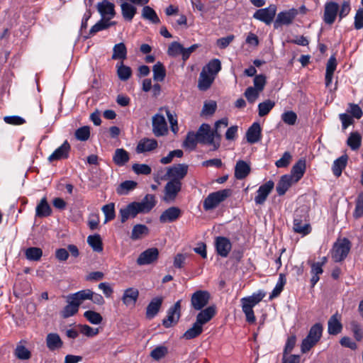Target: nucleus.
<instances>
[{
  "label": "nucleus",
  "mask_w": 363,
  "mask_h": 363,
  "mask_svg": "<svg viewBox=\"0 0 363 363\" xmlns=\"http://www.w3.org/2000/svg\"><path fill=\"white\" fill-rule=\"evenodd\" d=\"M129 153L123 148L116 149L113 156V161L118 166H123L129 161Z\"/></svg>",
  "instance_id": "72a5a7b5"
},
{
  "label": "nucleus",
  "mask_w": 363,
  "mask_h": 363,
  "mask_svg": "<svg viewBox=\"0 0 363 363\" xmlns=\"http://www.w3.org/2000/svg\"><path fill=\"white\" fill-rule=\"evenodd\" d=\"M84 316L91 324H100L103 320L102 316L97 312L94 311H86L84 313Z\"/></svg>",
  "instance_id": "5fc2aeb1"
},
{
  "label": "nucleus",
  "mask_w": 363,
  "mask_h": 363,
  "mask_svg": "<svg viewBox=\"0 0 363 363\" xmlns=\"http://www.w3.org/2000/svg\"><path fill=\"white\" fill-rule=\"evenodd\" d=\"M260 93L261 92L258 91L256 89L250 86L245 90V96L249 103L253 104L258 99Z\"/></svg>",
  "instance_id": "052dcab7"
},
{
  "label": "nucleus",
  "mask_w": 363,
  "mask_h": 363,
  "mask_svg": "<svg viewBox=\"0 0 363 363\" xmlns=\"http://www.w3.org/2000/svg\"><path fill=\"white\" fill-rule=\"evenodd\" d=\"M87 242L94 251L100 252L103 250L102 241L99 235H89Z\"/></svg>",
  "instance_id": "a18cd8bd"
},
{
  "label": "nucleus",
  "mask_w": 363,
  "mask_h": 363,
  "mask_svg": "<svg viewBox=\"0 0 363 363\" xmlns=\"http://www.w3.org/2000/svg\"><path fill=\"white\" fill-rule=\"evenodd\" d=\"M127 57V49L123 43L116 44L113 48V60H123Z\"/></svg>",
  "instance_id": "58836bf2"
},
{
  "label": "nucleus",
  "mask_w": 363,
  "mask_h": 363,
  "mask_svg": "<svg viewBox=\"0 0 363 363\" xmlns=\"http://www.w3.org/2000/svg\"><path fill=\"white\" fill-rule=\"evenodd\" d=\"M101 210L105 216L104 224H106L108 221H110L115 218V205L113 203L104 205Z\"/></svg>",
  "instance_id": "de8ad7c7"
},
{
  "label": "nucleus",
  "mask_w": 363,
  "mask_h": 363,
  "mask_svg": "<svg viewBox=\"0 0 363 363\" xmlns=\"http://www.w3.org/2000/svg\"><path fill=\"white\" fill-rule=\"evenodd\" d=\"M52 213V209L49 205L47 199L43 198L38 203L35 208V216L43 218L49 216Z\"/></svg>",
  "instance_id": "cd10ccee"
},
{
  "label": "nucleus",
  "mask_w": 363,
  "mask_h": 363,
  "mask_svg": "<svg viewBox=\"0 0 363 363\" xmlns=\"http://www.w3.org/2000/svg\"><path fill=\"white\" fill-rule=\"evenodd\" d=\"M197 143H199V138L196 133L189 132L183 143V147L189 150H192L196 147Z\"/></svg>",
  "instance_id": "37998d69"
},
{
  "label": "nucleus",
  "mask_w": 363,
  "mask_h": 363,
  "mask_svg": "<svg viewBox=\"0 0 363 363\" xmlns=\"http://www.w3.org/2000/svg\"><path fill=\"white\" fill-rule=\"evenodd\" d=\"M158 256L159 251L157 248H149L140 253L136 262L140 266L150 264L156 261Z\"/></svg>",
  "instance_id": "f8f14e48"
},
{
  "label": "nucleus",
  "mask_w": 363,
  "mask_h": 363,
  "mask_svg": "<svg viewBox=\"0 0 363 363\" xmlns=\"http://www.w3.org/2000/svg\"><path fill=\"white\" fill-rule=\"evenodd\" d=\"M215 134L214 132L211 131L210 125L206 123H203L196 133L199 143L208 144L213 142Z\"/></svg>",
  "instance_id": "ddd939ff"
},
{
  "label": "nucleus",
  "mask_w": 363,
  "mask_h": 363,
  "mask_svg": "<svg viewBox=\"0 0 363 363\" xmlns=\"http://www.w3.org/2000/svg\"><path fill=\"white\" fill-rule=\"evenodd\" d=\"M67 304L61 311L60 315L64 318H67L74 315L79 308V306L69 296L66 297Z\"/></svg>",
  "instance_id": "b1692460"
},
{
  "label": "nucleus",
  "mask_w": 363,
  "mask_h": 363,
  "mask_svg": "<svg viewBox=\"0 0 363 363\" xmlns=\"http://www.w3.org/2000/svg\"><path fill=\"white\" fill-rule=\"evenodd\" d=\"M211 295L208 291L198 290L191 297V306L196 311L203 309L209 302Z\"/></svg>",
  "instance_id": "39448f33"
},
{
  "label": "nucleus",
  "mask_w": 363,
  "mask_h": 363,
  "mask_svg": "<svg viewBox=\"0 0 363 363\" xmlns=\"http://www.w3.org/2000/svg\"><path fill=\"white\" fill-rule=\"evenodd\" d=\"M68 296L80 306L84 301L90 300L91 290L88 289H84L74 294H70Z\"/></svg>",
  "instance_id": "f704fd0d"
},
{
  "label": "nucleus",
  "mask_w": 363,
  "mask_h": 363,
  "mask_svg": "<svg viewBox=\"0 0 363 363\" xmlns=\"http://www.w3.org/2000/svg\"><path fill=\"white\" fill-rule=\"evenodd\" d=\"M90 136V128L89 126H83L78 128L75 132V137L78 140L86 141Z\"/></svg>",
  "instance_id": "bf43d9fd"
},
{
  "label": "nucleus",
  "mask_w": 363,
  "mask_h": 363,
  "mask_svg": "<svg viewBox=\"0 0 363 363\" xmlns=\"http://www.w3.org/2000/svg\"><path fill=\"white\" fill-rule=\"evenodd\" d=\"M297 14L298 11L295 9L279 13L274 22V27L278 28L280 25H289L291 23Z\"/></svg>",
  "instance_id": "2eb2a0df"
},
{
  "label": "nucleus",
  "mask_w": 363,
  "mask_h": 363,
  "mask_svg": "<svg viewBox=\"0 0 363 363\" xmlns=\"http://www.w3.org/2000/svg\"><path fill=\"white\" fill-rule=\"evenodd\" d=\"M265 296V293L259 291L252 294V296L244 297L241 298L242 309L245 315L246 320L249 323H254L255 322V316L253 311V307L259 303Z\"/></svg>",
  "instance_id": "f03ea898"
},
{
  "label": "nucleus",
  "mask_w": 363,
  "mask_h": 363,
  "mask_svg": "<svg viewBox=\"0 0 363 363\" xmlns=\"http://www.w3.org/2000/svg\"><path fill=\"white\" fill-rule=\"evenodd\" d=\"M25 255L28 260L38 261L43 255V251L39 247H32L26 250Z\"/></svg>",
  "instance_id": "49530a36"
},
{
  "label": "nucleus",
  "mask_w": 363,
  "mask_h": 363,
  "mask_svg": "<svg viewBox=\"0 0 363 363\" xmlns=\"http://www.w3.org/2000/svg\"><path fill=\"white\" fill-rule=\"evenodd\" d=\"M203 332V326L197 323L196 321L191 328L188 329L184 333L183 337L186 340H191L196 337Z\"/></svg>",
  "instance_id": "a19ab883"
},
{
  "label": "nucleus",
  "mask_w": 363,
  "mask_h": 363,
  "mask_svg": "<svg viewBox=\"0 0 363 363\" xmlns=\"http://www.w3.org/2000/svg\"><path fill=\"white\" fill-rule=\"evenodd\" d=\"M163 302L161 296L155 297L151 300L146 308V317L148 319L153 318L159 312Z\"/></svg>",
  "instance_id": "5701e85b"
},
{
  "label": "nucleus",
  "mask_w": 363,
  "mask_h": 363,
  "mask_svg": "<svg viewBox=\"0 0 363 363\" xmlns=\"http://www.w3.org/2000/svg\"><path fill=\"white\" fill-rule=\"evenodd\" d=\"M214 79L215 77H213L212 74L201 70L198 82L199 89L201 91L207 90L211 86Z\"/></svg>",
  "instance_id": "c756f323"
},
{
  "label": "nucleus",
  "mask_w": 363,
  "mask_h": 363,
  "mask_svg": "<svg viewBox=\"0 0 363 363\" xmlns=\"http://www.w3.org/2000/svg\"><path fill=\"white\" fill-rule=\"evenodd\" d=\"M221 69V63L218 59L211 60L206 66L202 69L205 72L212 74L216 77V74Z\"/></svg>",
  "instance_id": "4c0bfd02"
},
{
  "label": "nucleus",
  "mask_w": 363,
  "mask_h": 363,
  "mask_svg": "<svg viewBox=\"0 0 363 363\" xmlns=\"http://www.w3.org/2000/svg\"><path fill=\"white\" fill-rule=\"evenodd\" d=\"M121 9L123 18L126 21H131L136 13L137 9L128 2H123L121 4Z\"/></svg>",
  "instance_id": "e433bc0d"
},
{
  "label": "nucleus",
  "mask_w": 363,
  "mask_h": 363,
  "mask_svg": "<svg viewBox=\"0 0 363 363\" xmlns=\"http://www.w3.org/2000/svg\"><path fill=\"white\" fill-rule=\"evenodd\" d=\"M96 8L102 18H105L111 21V19H112L116 15L115 5L108 0H103L101 2H99Z\"/></svg>",
  "instance_id": "9b49d317"
},
{
  "label": "nucleus",
  "mask_w": 363,
  "mask_h": 363,
  "mask_svg": "<svg viewBox=\"0 0 363 363\" xmlns=\"http://www.w3.org/2000/svg\"><path fill=\"white\" fill-rule=\"evenodd\" d=\"M215 244L217 253L222 257H228L232 248L230 241L224 237H217Z\"/></svg>",
  "instance_id": "a211bd4d"
},
{
  "label": "nucleus",
  "mask_w": 363,
  "mask_h": 363,
  "mask_svg": "<svg viewBox=\"0 0 363 363\" xmlns=\"http://www.w3.org/2000/svg\"><path fill=\"white\" fill-rule=\"evenodd\" d=\"M117 73L119 79L122 81L128 80L131 76V69L123 65L122 63L118 66Z\"/></svg>",
  "instance_id": "13d9d810"
},
{
  "label": "nucleus",
  "mask_w": 363,
  "mask_h": 363,
  "mask_svg": "<svg viewBox=\"0 0 363 363\" xmlns=\"http://www.w3.org/2000/svg\"><path fill=\"white\" fill-rule=\"evenodd\" d=\"M351 249V242L347 238L337 239L331 250V257L335 262L343 261Z\"/></svg>",
  "instance_id": "7ed1b4c3"
},
{
  "label": "nucleus",
  "mask_w": 363,
  "mask_h": 363,
  "mask_svg": "<svg viewBox=\"0 0 363 363\" xmlns=\"http://www.w3.org/2000/svg\"><path fill=\"white\" fill-rule=\"evenodd\" d=\"M339 10V6L337 3L330 1L328 2L325 5L324 16L323 20L327 24H332L334 23L337 12Z\"/></svg>",
  "instance_id": "dca6fc26"
},
{
  "label": "nucleus",
  "mask_w": 363,
  "mask_h": 363,
  "mask_svg": "<svg viewBox=\"0 0 363 363\" xmlns=\"http://www.w3.org/2000/svg\"><path fill=\"white\" fill-rule=\"evenodd\" d=\"M153 79L156 82H162L166 76V69L164 65L157 62L152 68Z\"/></svg>",
  "instance_id": "ea45409f"
},
{
  "label": "nucleus",
  "mask_w": 363,
  "mask_h": 363,
  "mask_svg": "<svg viewBox=\"0 0 363 363\" xmlns=\"http://www.w3.org/2000/svg\"><path fill=\"white\" fill-rule=\"evenodd\" d=\"M137 183L134 181H125L121 184L118 192L121 194H127L129 191L135 188Z\"/></svg>",
  "instance_id": "e2e57ef3"
},
{
  "label": "nucleus",
  "mask_w": 363,
  "mask_h": 363,
  "mask_svg": "<svg viewBox=\"0 0 363 363\" xmlns=\"http://www.w3.org/2000/svg\"><path fill=\"white\" fill-rule=\"evenodd\" d=\"M293 183L296 182H294L292 176H289V174L283 175L277 185V194L279 196L284 195Z\"/></svg>",
  "instance_id": "a878e982"
},
{
  "label": "nucleus",
  "mask_w": 363,
  "mask_h": 363,
  "mask_svg": "<svg viewBox=\"0 0 363 363\" xmlns=\"http://www.w3.org/2000/svg\"><path fill=\"white\" fill-rule=\"evenodd\" d=\"M189 166L186 164H177L167 168L166 176L171 180L181 182L187 174Z\"/></svg>",
  "instance_id": "1a4fd4ad"
},
{
  "label": "nucleus",
  "mask_w": 363,
  "mask_h": 363,
  "mask_svg": "<svg viewBox=\"0 0 363 363\" xmlns=\"http://www.w3.org/2000/svg\"><path fill=\"white\" fill-rule=\"evenodd\" d=\"M168 353V348L164 345L156 347L150 352V357L155 360H160L164 357Z\"/></svg>",
  "instance_id": "603ef678"
},
{
  "label": "nucleus",
  "mask_w": 363,
  "mask_h": 363,
  "mask_svg": "<svg viewBox=\"0 0 363 363\" xmlns=\"http://www.w3.org/2000/svg\"><path fill=\"white\" fill-rule=\"evenodd\" d=\"M157 147V142L155 139L145 138L141 140L136 147L138 153L150 152L155 150Z\"/></svg>",
  "instance_id": "bb28decb"
},
{
  "label": "nucleus",
  "mask_w": 363,
  "mask_h": 363,
  "mask_svg": "<svg viewBox=\"0 0 363 363\" xmlns=\"http://www.w3.org/2000/svg\"><path fill=\"white\" fill-rule=\"evenodd\" d=\"M274 106L275 103L269 99L265 100L264 101L259 104V116L262 117L267 115L270 112V111L274 108Z\"/></svg>",
  "instance_id": "09e8293b"
},
{
  "label": "nucleus",
  "mask_w": 363,
  "mask_h": 363,
  "mask_svg": "<svg viewBox=\"0 0 363 363\" xmlns=\"http://www.w3.org/2000/svg\"><path fill=\"white\" fill-rule=\"evenodd\" d=\"M277 13V6L271 4L264 9H260L255 11L253 18L269 25L274 20Z\"/></svg>",
  "instance_id": "423d86ee"
},
{
  "label": "nucleus",
  "mask_w": 363,
  "mask_h": 363,
  "mask_svg": "<svg viewBox=\"0 0 363 363\" xmlns=\"http://www.w3.org/2000/svg\"><path fill=\"white\" fill-rule=\"evenodd\" d=\"M152 132L157 137L163 136L167 134L168 128L163 115L157 113L152 117Z\"/></svg>",
  "instance_id": "6e6552de"
},
{
  "label": "nucleus",
  "mask_w": 363,
  "mask_h": 363,
  "mask_svg": "<svg viewBox=\"0 0 363 363\" xmlns=\"http://www.w3.org/2000/svg\"><path fill=\"white\" fill-rule=\"evenodd\" d=\"M250 166L243 160H238L235 167V177L238 179H245L250 172Z\"/></svg>",
  "instance_id": "393cba45"
},
{
  "label": "nucleus",
  "mask_w": 363,
  "mask_h": 363,
  "mask_svg": "<svg viewBox=\"0 0 363 363\" xmlns=\"http://www.w3.org/2000/svg\"><path fill=\"white\" fill-rule=\"evenodd\" d=\"M232 191L229 189L211 193L203 201V206L206 211L216 208L218 205L230 196Z\"/></svg>",
  "instance_id": "20e7f679"
},
{
  "label": "nucleus",
  "mask_w": 363,
  "mask_h": 363,
  "mask_svg": "<svg viewBox=\"0 0 363 363\" xmlns=\"http://www.w3.org/2000/svg\"><path fill=\"white\" fill-rule=\"evenodd\" d=\"M161 110H164L165 111L168 121L170 123L171 130L176 134L179 130L176 115L174 113H172L167 108H164Z\"/></svg>",
  "instance_id": "864d4df0"
},
{
  "label": "nucleus",
  "mask_w": 363,
  "mask_h": 363,
  "mask_svg": "<svg viewBox=\"0 0 363 363\" xmlns=\"http://www.w3.org/2000/svg\"><path fill=\"white\" fill-rule=\"evenodd\" d=\"M142 17L145 19L150 21L153 23H158L160 19L156 12L150 6H145L142 10Z\"/></svg>",
  "instance_id": "c03bdc74"
},
{
  "label": "nucleus",
  "mask_w": 363,
  "mask_h": 363,
  "mask_svg": "<svg viewBox=\"0 0 363 363\" xmlns=\"http://www.w3.org/2000/svg\"><path fill=\"white\" fill-rule=\"evenodd\" d=\"M46 345L50 350H55L62 347L63 342L57 333H49L46 337Z\"/></svg>",
  "instance_id": "473e14b6"
},
{
  "label": "nucleus",
  "mask_w": 363,
  "mask_h": 363,
  "mask_svg": "<svg viewBox=\"0 0 363 363\" xmlns=\"http://www.w3.org/2000/svg\"><path fill=\"white\" fill-rule=\"evenodd\" d=\"M183 50L184 47L182 46V45H181L178 42L174 41L169 45L167 53L169 56L177 57L179 55H182Z\"/></svg>",
  "instance_id": "4d7b16f0"
},
{
  "label": "nucleus",
  "mask_w": 363,
  "mask_h": 363,
  "mask_svg": "<svg viewBox=\"0 0 363 363\" xmlns=\"http://www.w3.org/2000/svg\"><path fill=\"white\" fill-rule=\"evenodd\" d=\"M350 330L357 341H361L363 338V330L359 323L355 320L350 323Z\"/></svg>",
  "instance_id": "6e6d98bb"
},
{
  "label": "nucleus",
  "mask_w": 363,
  "mask_h": 363,
  "mask_svg": "<svg viewBox=\"0 0 363 363\" xmlns=\"http://www.w3.org/2000/svg\"><path fill=\"white\" fill-rule=\"evenodd\" d=\"M200 311H201L196 315V321L202 326L209 322L216 313L214 306H210Z\"/></svg>",
  "instance_id": "aec40b11"
},
{
  "label": "nucleus",
  "mask_w": 363,
  "mask_h": 363,
  "mask_svg": "<svg viewBox=\"0 0 363 363\" xmlns=\"http://www.w3.org/2000/svg\"><path fill=\"white\" fill-rule=\"evenodd\" d=\"M323 330V325L320 323H315L311 328L307 336L318 342L322 336Z\"/></svg>",
  "instance_id": "8fccbe9b"
},
{
  "label": "nucleus",
  "mask_w": 363,
  "mask_h": 363,
  "mask_svg": "<svg viewBox=\"0 0 363 363\" xmlns=\"http://www.w3.org/2000/svg\"><path fill=\"white\" fill-rule=\"evenodd\" d=\"M116 24V21H110L105 18H101L96 24H94L89 30V35H94L96 33L108 29L109 27L112 26H115Z\"/></svg>",
  "instance_id": "c9c22d12"
},
{
  "label": "nucleus",
  "mask_w": 363,
  "mask_h": 363,
  "mask_svg": "<svg viewBox=\"0 0 363 363\" xmlns=\"http://www.w3.org/2000/svg\"><path fill=\"white\" fill-rule=\"evenodd\" d=\"M286 278L285 276L283 274H279V280L272 293L270 295V298H272L273 297L277 296L283 290L284 286L286 284Z\"/></svg>",
  "instance_id": "680f3d73"
},
{
  "label": "nucleus",
  "mask_w": 363,
  "mask_h": 363,
  "mask_svg": "<svg viewBox=\"0 0 363 363\" xmlns=\"http://www.w3.org/2000/svg\"><path fill=\"white\" fill-rule=\"evenodd\" d=\"M155 196L147 194L143 200L138 202H132L122 207L119 210L118 218L122 223L133 218L139 213H149L156 205Z\"/></svg>",
  "instance_id": "f257e3e1"
},
{
  "label": "nucleus",
  "mask_w": 363,
  "mask_h": 363,
  "mask_svg": "<svg viewBox=\"0 0 363 363\" xmlns=\"http://www.w3.org/2000/svg\"><path fill=\"white\" fill-rule=\"evenodd\" d=\"M342 330L341 315L338 313H335L328 321V332L330 335H336L340 333Z\"/></svg>",
  "instance_id": "6ab92c4d"
},
{
  "label": "nucleus",
  "mask_w": 363,
  "mask_h": 363,
  "mask_svg": "<svg viewBox=\"0 0 363 363\" xmlns=\"http://www.w3.org/2000/svg\"><path fill=\"white\" fill-rule=\"evenodd\" d=\"M70 145L65 140L58 148H57L49 157L48 160L53 162L67 159L69 157Z\"/></svg>",
  "instance_id": "f3484780"
},
{
  "label": "nucleus",
  "mask_w": 363,
  "mask_h": 363,
  "mask_svg": "<svg viewBox=\"0 0 363 363\" xmlns=\"http://www.w3.org/2000/svg\"><path fill=\"white\" fill-rule=\"evenodd\" d=\"M262 129L260 125L255 122L248 128L246 133L247 141L250 144H254L260 140L262 136Z\"/></svg>",
  "instance_id": "4be33fe9"
},
{
  "label": "nucleus",
  "mask_w": 363,
  "mask_h": 363,
  "mask_svg": "<svg viewBox=\"0 0 363 363\" xmlns=\"http://www.w3.org/2000/svg\"><path fill=\"white\" fill-rule=\"evenodd\" d=\"M217 108V104L213 101L206 102L201 111L202 116H211L214 113Z\"/></svg>",
  "instance_id": "0e129e2a"
},
{
  "label": "nucleus",
  "mask_w": 363,
  "mask_h": 363,
  "mask_svg": "<svg viewBox=\"0 0 363 363\" xmlns=\"http://www.w3.org/2000/svg\"><path fill=\"white\" fill-rule=\"evenodd\" d=\"M139 297V291L135 288L126 289L122 296L123 303L126 306H135Z\"/></svg>",
  "instance_id": "412c9836"
},
{
  "label": "nucleus",
  "mask_w": 363,
  "mask_h": 363,
  "mask_svg": "<svg viewBox=\"0 0 363 363\" xmlns=\"http://www.w3.org/2000/svg\"><path fill=\"white\" fill-rule=\"evenodd\" d=\"M181 315V301H177L167 311V318L162 320V325L168 328L177 323Z\"/></svg>",
  "instance_id": "0eeeda50"
},
{
  "label": "nucleus",
  "mask_w": 363,
  "mask_h": 363,
  "mask_svg": "<svg viewBox=\"0 0 363 363\" xmlns=\"http://www.w3.org/2000/svg\"><path fill=\"white\" fill-rule=\"evenodd\" d=\"M362 143V137L357 132L351 133L347 140V145L353 150H357Z\"/></svg>",
  "instance_id": "79ce46f5"
},
{
  "label": "nucleus",
  "mask_w": 363,
  "mask_h": 363,
  "mask_svg": "<svg viewBox=\"0 0 363 363\" xmlns=\"http://www.w3.org/2000/svg\"><path fill=\"white\" fill-rule=\"evenodd\" d=\"M181 214V211L177 207H170L164 211L160 216L162 223L172 222L177 220Z\"/></svg>",
  "instance_id": "c85d7f7f"
},
{
  "label": "nucleus",
  "mask_w": 363,
  "mask_h": 363,
  "mask_svg": "<svg viewBox=\"0 0 363 363\" xmlns=\"http://www.w3.org/2000/svg\"><path fill=\"white\" fill-rule=\"evenodd\" d=\"M353 216L359 218L363 216V192L358 194L355 199V207L353 211Z\"/></svg>",
  "instance_id": "3c124183"
},
{
  "label": "nucleus",
  "mask_w": 363,
  "mask_h": 363,
  "mask_svg": "<svg viewBox=\"0 0 363 363\" xmlns=\"http://www.w3.org/2000/svg\"><path fill=\"white\" fill-rule=\"evenodd\" d=\"M274 186V183L272 180H269L261 185L257 191V195L255 197V202L259 205L264 203Z\"/></svg>",
  "instance_id": "4468645a"
},
{
  "label": "nucleus",
  "mask_w": 363,
  "mask_h": 363,
  "mask_svg": "<svg viewBox=\"0 0 363 363\" xmlns=\"http://www.w3.org/2000/svg\"><path fill=\"white\" fill-rule=\"evenodd\" d=\"M15 354L19 359L26 360L30 357V351L23 345H18L16 348Z\"/></svg>",
  "instance_id": "69168bd1"
},
{
  "label": "nucleus",
  "mask_w": 363,
  "mask_h": 363,
  "mask_svg": "<svg viewBox=\"0 0 363 363\" xmlns=\"http://www.w3.org/2000/svg\"><path fill=\"white\" fill-rule=\"evenodd\" d=\"M182 189V182L177 180H170L164 187V200L165 201H174Z\"/></svg>",
  "instance_id": "9d476101"
},
{
  "label": "nucleus",
  "mask_w": 363,
  "mask_h": 363,
  "mask_svg": "<svg viewBox=\"0 0 363 363\" xmlns=\"http://www.w3.org/2000/svg\"><path fill=\"white\" fill-rule=\"evenodd\" d=\"M281 119L285 123L294 125L296 122L297 115L292 111H286L282 113Z\"/></svg>",
  "instance_id": "774afa93"
},
{
  "label": "nucleus",
  "mask_w": 363,
  "mask_h": 363,
  "mask_svg": "<svg viewBox=\"0 0 363 363\" xmlns=\"http://www.w3.org/2000/svg\"><path fill=\"white\" fill-rule=\"evenodd\" d=\"M306 170V161L303 160H298L292 167L291 174L294 182H297L303 176Z\"/></svg>",
  "instance_id": "2f4dec72"
},
{
  "label": "nucleus",
  "mask_w": 363,
  "mask_h": 363,
  "mask_svg": "<svg viewBox=\"0 0 363 363\" xmlns=\"http://www.w3.org/2000/svg\"><path fill=\"white\" fill-rule=\"evenodd\" d=\"M347 155H344L333 162L332 170L335 177H339L342 174V170L345 169L347 166Z\"/></svg>",
  "instance_id": "7c9ffc66"
},
{
  "label": "nucleus",
  "mask_w": 363,
  "mask_h": 363,
  "mask_svg": "<svg viewBox=\"0 0 363 363\" xmlns=\"http://www.w3.org/2000/svg\"><path fill=\"white\" fill-rule=\"evenodd\" d=\"M133 170L137 174L147 175L151 173V167L145 164H134L132 167Z\"/></svg>",
  "instance_id": "338daca9"
}]
</instances>
